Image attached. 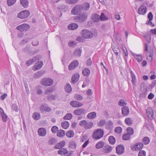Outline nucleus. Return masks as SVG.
Returning a JSON list of instances; mask_svg holds the SVG:
<instances>
[{
	"label": "nucleus",
	"instance_id": "obj_32",
	"mask_svg": "<svg viewBox=\"0 0 156 156\" xmlns=\"http://www.w3.org/2000/svg\"><path fill=\"white\" fill-rule=\"evenodd\" d=\"M68 152L67 150L64 148H61L58 151V154L60 155L66 154Z\"/></svg>",
	"mask_w": 156,
	"mask_h": 156
},
{
	"label": "nucleus",
	"instance_id": "obj_59",
	"mask_svg": "<svg viewBox=\"0 0 156 156\" xmlns=\"http://www.w3.org/2000/svg\"><path fill=\"white\" fill-rule=\"evenodd\" d=\"M55 143V139L52 138L50 139L48 141V143L49 144H53Z\"/></svg>",
	"mask_w": 156,
	"mask_h": 156
},
{
	"label": "nucleus",
	"instance_id": "obj_15",
	"mask_svg": "<svg viewBox=\"0 0 156 156\" xmlns=\"http://www.w3.org/2000/svg\"><path fill=\"white\" fill-rule=\"evenodd\" d=\"M146 113L148 117L151 119H152L154 113L151 107L148 108L146 110Z\"/></svg>",
	"mask_w": 156,
	"mask_h": 156
},
{
	"label": "nucleus",
	"instance_id": "obj_14",
	"mask_svg": "<svg viewBox=\"0 0 156 156\" xmlns=\"http://www.w3.org/2000/svg\"><path fill=\"white\" fill-rule=\"evenodd\" d=\"M147 12V8L144 5L141 6L139 8L137 12L140 14L144 15Z\"/></svg>",
	"mask_w": 156,
	"mask_h": 156
},
{
	"label": "nucleus",
	"instance_id": "obj_64",
	"mask_svg": "<svg viewBox=\"0 0 156 156\" xmlns=\"http://www.w3.org/2000/svg\"><path fill=\"white\" fill-rule=\"evenodd\" d=\"M148 18L149 20H152L153 18V15L151 12H150L148 15Z\"/></svg>",
	"mask_w": 156,
	"mask_h": 156
},
{
	"label": "nucleus",
	"instance_id": "obj_5",
	"mask_svg": "<svg viewBox=\"0 0 156 156\" xmlns=\"http://www.w3.org/2000/svg\"><path fill=\"white\" fill-rule=\"evenodd\" d=\"M29 11L25 10L19 12L17 16V17L21 19H25L27 17L30 15Z\"/></svg>",
	"mask_w": 156,
	"mask_h": 156
},
{
	"label": "nucleus",
	"instance_id": "obj_52",
	"mask_svg": "<svg viewBox=\"0 0 156 156\" xmlns=\"http://www.w3.org/2000/svg\"><path fill=\"white\" fill-rule=\"evenodd\" d=\"M47 99L49 101L54 100L56 98L55 96L52 94H50L47 96Z\"/></svg>",
	"mask_w": 156,
	"mask_h": 156
},
{
	"label": "nucleus",
	"instance_id": "obj_21",
	"mask_svg": "<svg viewBox=\"0 0 156 156\" xmlns=\"http://www.w3.org/2000/svg\"><path fill=\"white\" fill-rule=\"evenodd\" d=\"M37 132L38 134L40 136H44L46 134V130L43 128H39L38 129Z\"/></svg>",
	"mask_w": 156,
	"mask_h": 156
},
{
	"label": "nucleus",
	"instance_id": "obj_45",
	"mask_svg": "<svg viewBox=\"0 0 156 156\" xmlns=\"http://www.w3.org/2000/svg\"><path fill=\"white\" fill-rule=\"evenodd\" d=\"M16 1V0H7V5L9 6H11L15 3Z\"/></svg>",
	"mask_w": 156,
	"mask_h": 156
},
{
	"label": "nucleus",
	"instance_id": "obj_53",
	"mask_svg": "<svg viewBox=\"0 0 156 156\" xmlns=\"http://www.w3.org/2000/svg\"><path fill=\"white\" fill-rule=\"evenodd\" d=\"M142 141L145 144H147L150 142V139L148 137H145L143 139Z\"/></svg>",
	"mask_w": 156,
	"mask_h": 156
},
{
	"label": "nucleus",
	"instance_id": "obj_12",
	"mask_svg": "<svg viewBox=\"0 0 156 156\" xmlns=\"http://www.w3.org/2000/svg\"><path fill=\"white\" fill-rule=\"evenodd\" d=\"M41 58V57L40 56H36L34 58L29 60L26 62V64L28 66H29L32 63L35 62L37 60L40 59Z\"/></svg>",
	"mask_w": 156,
	"mask_h": 156
},
{
	"label": "nucleus",
	"instance_id": "obj_54",
	"mask_svg": "<svg viewBox=\"0 0 156 156\" xmlns=\"http://www.w3.org/2000/svg\"><path fill=\"white\" fill-rule=\"evenodd\" d=\"M113 50L114 52L115 53L116 55H118L119 52L120 51V50L118 47H116L113 48Z\"/></svg>",
	"mask_w": 156,
	"mask_h": 156
},
{
	"label": "nucleus",
	"instance_id": "obj_42",
	"mask_svg": "<svg viewBox=\"0 0 156 156\" xmlns=\"http://www.w3.org/2000/svg\"><path fill=\"white\" fill-rule=\"evenodd\" d=\"M67 136L68 138H71L74 135V132L72 130L68 131L66 133Z\"/></svg>",
	"mask_w": 156,
	"mask_h": 156
},
{
	"label": "nucleus",
	"instance_id": "obj_27",
	"mask_svg": "<svg viewBox=\"0 0 156 156\" xmlns=\"http://www.w3.org/2000/svg\"><path fill=\"white\" fill-rule=\"evenodd\" d=\"M132 55L138 62H140L142 60V56L141 55H137L134 53H133Z\"/></svg>",
	"mask_w": 156,
	"mask_h": 156
},
{
	"label": "nucleus",
	"instance_id": "obj_55",
	"mask_svg": "<svg viewBox=\"0 0 156 156\" xmlns=\"http://www.w3.org/2000/svg\"><path fill=\"white\" fill-rule=\"evenodd\" d=\"M12 108L13 110L15 111L16 112L18 111L19 109L18 107L16 104H12Z\"/></svg>",
	"mask_w": 156,
	"mask_h": 156
},
{
	"label": "nucleus",
	"instance_id": "obj_6",
	"mask_svg": "<svg viewBox=\"0 0 156 156\" xmlns=\"http://www.w3.org/2000/svg\"><path fill=\"white\" fill-rule=\"evenodd\" d=\"M81 34L82 37L85 38H91L93 36V34L91 31L86 29L83 30Z\"/></svg>",
	"mask_w": 156,
	"mask_h": 156
},
{
	"label": "nucleus",
	"instance_id": "obj_26",
	"mask_svg": "<svg viewBox=\"0 0 156 156\" xmlns=\"http://www.w3.org/2000/svg\"><path fill=\"white\" fill-rule=\"evenodd\" d=\"M78 27V25L75 23H73L68 25V28L70 30H74L76 29Z\"/></svg>",
	"mask_w": 156,
	"mask_h": 156
},
{
	"label": "nucleus",
	"instance_id": "obj_62",
	"mask_svg": "<svg viewBox=\"0 0 156 156\" xmlns=\"http://www.w3.org/2000/svg\"><path fill=\"white\" fill-rule=\"evenodd\" d=\"M77 0H66V2L68 4H72L76 2Z\"/></svg>",
	"mask_w": 156,
	"mask_h": 156
},
{
	"label": "nucleus",
	"instance_id": "obj_50",
	"mask_svg": "<svg viewBox=\"0 0 156 156\" xmlns=\"http://www.w3.org/2000/svg\"><path fill=\"white\" fill-rule=\"evenodd\" d=\"M44 72L43 71L40 70L37 72L35 74V77H41L43 74H44Z\"/></svg>",
	"mask_w": 156,
	"mask_h": 156
},
{
	"label": "nucleus",
	"instance_id": "obj_16",
	"mask_svg": "<svg viewBox=\"0 0 156 156\" xmlns=\"http://www.w3.org/2000/svg\"><path fill=\"white\" fill-rule=\"evenodd\" d=\"M79 75L78 73H76L73 75L71 78L72 83L73 84L76 83L79 80Z\"/></svg>",
	"mask_w": 156,
	"mask_h": 156
},
{
	"label": "nucleus",
	"instance_id": "obj_44",
	"mask_svg": "<svg viewBox=\"0 0 156 156\" xmlns=\"http://www.w3.org/2000/svg\"><path fill=\"white\" fill-rule=\"evenodd\" d=\"M108 140L110 143L112 144H113L115 142V138L112 136H109Z\"/></svg>",
	"mask_w": 156,
	"mask_h": 156
},
{
	"label": "nucleus",
	"instance_id": "obj_17",
	"mask_svg": "<svg viewBox=\"0 0 156 156\" xmlns=\"http://www.w3.org/2000/svg\"><path fill=\"white\" fill-rule=\"evenodd\" d=\"M43 62L42 61H39L36 63L33 69L34 70H38L41 69L43 66Z\"/></svg>",
	"mask_w": 156,
	"mask_h": 156
},
{
	"label": "nucleus",
	"instance_id": "obj_33",
	"mask_svg": "<svg viewBox=\"0 0 156 156\" xmlns=\"http://www.w3.org/2000/svg\"><path fill=\"white\" fill-rule=\"evenodd\" d=\"M81 51L80 48H76L74 52V55L76 57H80L81 55Z\"/></svg>",
	"mask_w": 156,
	"mask_h": 156
},
{
	"label": "nucleus",
	"instance_id": "obj_36",
	"mask_svg": "<svg viewBox=\"0 0 156 156\" xmlns=\"http://www.w3.org/2000/svg\"><path fill=\"white\" fill-rule=\"evenodd\" d=\"M62 127L65 129H66L69 126V123L67 121H65L62 122L61 123Z\"/></svg>",
	"mask_w": 156,
	"mask_h": 156
},
{
	"label": "nucleus",
	"instance_id": "obj_57",
	"mask_svg": "<svg viewBox=\"0 0 156 156\" xmlns=\"http://www.w3.org/2000/svg\"><path fill=\"white\" fill-rule=\"evenodd\" d=\"M118 105L120 106H123L125 105H126V103L124 100L122 99L119 101Z\"/></svg>",
	"mask_w": 156,
	"mask_h": 156
},
{
	"label": "nucleus",
	"instance_id": "obj_7",
	"mask_svg": "<svg viewBox=\"0 0 156 156\" xmlns=\"http://www.w3.org/2000/svg\"><path fill=\"white\" fill-rule=\"evenodd\" d=\"M82 11V9L81 5H78L73 8L71 10V14L75 15L78 13L81 12Z\"/></svg>",
	"mask_w": 156,
	"mask_h": 156
},
{
	"label": "nucleus",
	"instance_id": "obj_1",
	"mask_svg": "<svg viewBox=\"0 0 156 156\" xmlns=\"http://www.w3.org/2000/svg\"><path fill=\"white\" fill-rule=\"evenodd\" d=\"M88 15L87 13H81L74 17L76 21L80 23L85 21L87 18Z\"/></svg>",
	"mask_w": 156,
	"mask_h": 156
},
{
	"label": "nucleus",
	"instance_id": "obj_18",
	"mask_svg": "<svg viewBox=\"0 0 156 156\" xmlns=\"http://www.w3.org/2000/svg\"><path fill=\"white\" fill-rule=\"evenodd\" d=\"M92 20L94 22H97L100 20V16L96 13H94L91 16Z\"/></svg>",
	"mask_w": 156,
	"mask_h": 156
},
{
	"label": "nucleus",
	"instance_id": "obj_13",
	"mask_svg": "<svg viewBox=\"0 0 156 156\" xmlns=\"http://www.w3.org/2000/svg\"><path fill=\"white\" fill-rule=\"evenodd\" d=\"M124 151V148L122 145H118L116 147V152L118 154L120 155L122 154Z\"/></svg>",
	"mask_w": 156,
	"mask_h": 156
},
{
	"label": "nucleus",
	"instance_id": "obj_23",
	"mask_svg": "<svg viewBox=\"0 0 156 156\" xmlns=\"http://www.w3.org/2000/svg\"><path fill=\"white\" fill-rule=\"evenodd\" d=\"M122 113L124 116L127 115L129 113V108L126 106H123L122 108Z\"/></svg>",
	"mask_w": 156,
	"mask_h": 156
},
{
	"label": "nucleus",
	"instance_id": "obj_58",
	"mask_svg": "<svg viewBox=\"0 0 156 156\" xmlns=\"http://www.w3.org/2000/svg\"><path fill=\"white\" fill-rule=\"evenodd\" d=\"M122 129L120 127H116L115 129V132L117 133H120L122 132Z\"/></svg>",
	"mask_w": 156,
	"mask_h": 156
},
{
	"label": "nucleus",
	"instance_id": "obj_30",
	"mask_svg": "<svg viewBox=\"0 0 156 156\" xmlns=\"http://www.w3.org/2000/svg\"><path fill=\"white\" fill-rule=\"evenodd\" d=\"M20 4L24 8L27 7L29 5V2L27 0H20Z\"/></svg>",
	"mask_w": 156,
	"mask_h": 156
},
{
	"label": "nucleus",
	"instance_id": "obj_25",
	"mask_svg": "<svg viewBox=\"0 0 156 156\" xmlns=\"http://www.w3.org/2000/svg\"><path fill=\"white\" fill-rule=\"evenodd\" d=\"M144 37L146 41L148 43H150L151 41V34L149 32H147L144 34Z\"/></svg>",
	"mask_w": 156,
	"mask_h": 156
},
{
	"label": "nucleus",
	"instance_id": "obj_19",
	"mask_svg": "<svg viewBox=\"0 0 156 156\" xmlns=\"http://www.w3.org/2000/svg\"><path fill=\"white\" fill-rule=\"evenodd\" d=\"M85 112V109L82 108H79L75 110L74 111V113L75 115H79L84 113Z\"/></svg>",
	"mask_w": 156,
	"mask_h": 156
},
{
	"label": "nucleus",
	"instance_id": "obj_40",
	"mask_svg": "<svg viewBox=\"0 0 156 156\" xmlns=\"http://www.w3.org/2000/svg\"><path fill=\"white\" fill-rule=\"evenodd\" d=\"M127 133L130 136L133 135L134 133L133 129L130 127L127 128Z\"/></svg>",
	"mask_w": 156,
	"mask_h": 156
},
{
	"label": "nucleus",
	"instance_id": "obj_24",
	"mask_svg": "<svg viewBox=\"0 0 156 156\" xmlns=\"http://www.w3.org/2000/svg\"><path fill=\"white\" fill-rule=\"evenodd\" d=\"M82 10L86 11L88 10L90 8V4L87 2H85L81 5Z\"/></svg>",
	"mask_w": 156,
	"mask_h": 156
},
{
	"label": "nucleus",
	"instance_id": "obj_39",
	"mask_svg": "<svg viewBox=\"0 0 156 156\" xmlns=\"http://www.w3.org/2000/svg\"><path fill=\"white\" fill-rule=\"evenodd\" d=\"M32 117L34 119L37 120L40 118V115L39 113L35 112L33 113Z\"/></svg>",
	"mask_w": 156,
	"mask_h": 156
},
{
	"label": "nucleus",
	"instance_id": "obj_63",
	"mask_svg": "<svg viewBox=\"0 0 156 156\" xmlns=\"http://www.w3.org/2000/svg\"><path fill=\"white\" fill-rule=\"evenodd\" d=\"M58 129V127L56 126H53L51 129V131L53 133H55L56 132Z\"/></svg>",
	"mask_w": 156,
	"mask_h": 156
},
{
	"label": "nucleus",
	"instance_id": "obj_41",
	"mask_svg": "<svg viewBox=\"0 0 156 156\" xmlns=\"http://www.w3.org/2000/svg\"><path fill=\"white\" fill-rule=\"evenodd\" d=\"M104 143L103 141H100L97 143L96 145V147L97 149H100L104 145Z\"/></svg>",
	"mask_w": 156,
	"mask_h": 156
},
{
	"label": "nucleus",
	"instance_id": "obj_56",
	"mask_svg": "<svg viewBox=\"0 0 156 156\" xmlns=\"http://www.w3.org/2000/svg\"><path fill=\"white\" fill-rule=\"evenodd\" d=\"M75 98L77 100H81L83 99L82 97L79 94H75L74 96Z\"/></svg>",
	"mask_w": 156,
	"mask_h": 156
},
{
	"label": "nucleus",
	"instance_id": "obj_8",
	"mask_svg": "<svg viewBox=\"0 0 156 156\" xmlns=\"http://www.w3.org/2000/svg\"><path fill=\"white\" fill-rule=\"evenodd\" d=\"M30 28L29 25L26 23H24L16 27V29L20 31H27Z\"/></svg>",
	"mask_w": 156,
	"mask_h": 156
},
{
	"label": "nucleus",
	"instance_id": "obj_47",
	"mask_svg": "<svg viewBox=\"0 0 156 156\" xmlns=\"http://www.w3.org/2000/svg\"><path fill=\"white\" fill-rule=\"evenodd\" d=\"M100 20L101 21H105L108 19V18L106 17L103 13H101L100 16Z\"/></svg>",
	"mask_w": 156,
	"mask_h": 156
},
{
	"label": "nucleus",
	"instance_id": "obj_38",
	"mask_svg": "<svg viewBox=\"0 0 156 156\" xmlns=\"http://www.w3.org/2000/svg\"><path fill=\"white\" fill-rule=\"evenodd\" d=\"M65 133L64 131L62 130H59L58 131L57 135L59 137H61L65 136Z\"/></svg>",
	"mask_w": 156,
	"mask_h": 156
},
{
	"label": "nucleus",
	"instance_id": "obj_48",
	"mask_svg": "<svg viewBox=\"0 0 156 156\" xmlns=\"http://www.w3.org/2000/svg\"><path fill=\"white\" fill-rule=\"evenodd\" d=\"M146 55L147 60L148 61L151 62L152 60L153 54H150L149 53H147Z\"/></svg>",
	"mask_w": 156,
	"mask_h": 156
},
{
	"label": "nucleus",
	"instance_id": "obj_22",
	"mask_svg": "<svg viewBox=\"0 0 156 156\" xmlns=\"http://www.w3.org/2000/svg\"><path fill=\"white\" fill-rule=\"evenodd\" d=\"M0 113L2 120L4 122H6L7 119V117L6 115L4 113L3 109L1 108H0Z\"/></svg>",
	"mask_w": 156,
	"mask_h": 156
},
{
	"label": "nucleus",
	"instance_id": "obj_37",
	"mask_svg": "<svg viewBox=\"0 0 156 156\" xmlns=\"http://www.w3.org/2000/svg\"><path fill=\"white\" fill-rule=\"evenodd\" d=\"M147 94V90L146 89H144L142 91V92L140 94L139 97L143 98L145 97Z\"/></svg>",
	"mask_w": 156,
	"mask_h": 156
},
{
	"label": "nucleus",
	"instance_id": "obj_46",
	"mask_svg": "<svg viewBox=\"0 0 156 156\" xmlns=\"http://www.w3.org/2000/svg\"><path fill=\"white\" fill-rule=\"evenodd\" d=\"M105 123V120L104 119H102L98 123L97 125L99 127H101L104 126Z\"/></svg>",
	"mask_w": 156,
	"mask_h": 156
},
{
	"label": "nucleus",
	"instance_id": "obj_3",
	"mask_svg": "<svg viewBox=\"0 0 156 156\" xmlns=\"http://www.w3.org/2000/svg\"><path fill=\"white\" fill-rule=\"evenodd\" d=\"M103 130L101 129H98L93 132L92 137L95 139L98 140L103 136Z\"/></svg>",
	"mask_w": 156,
	"mask_h": 156
},
{
	"label": "nucleus",
	"instance_id": "obj_2",
	"mask_svg": "<svg viewBox=\"0 0 156 156\" xmlns=\"http://www.w3.org/2000/svg\"><path fill=\"white\" fill-rule=\"evenodd\" d=\"M79 125L84 127L85 129H91L94 125L93 123L91 122H87L85 120H83L79 122Z\"/></svg>",
	"mask_w": 156,
	"mask_h": 156
},
{
	"label": "nucleus",
	"instance_id": "obj_51",
	"mask_svg": "<svg viewBox=\"0 0 156 156\" xmlns=\"http://www.w3.org/2000/svg\"><path fill=\"white\" fill-rule=\"evenodd\" d=\"M130 136L127 133L124 134L122 136V139L125 140H129L130 138Z\"/></svg>",
	"mask_w": 156,
	"mask_h": 156
},
{
	"label": "nucleus",
	"instance_id": "obj_10",
	"mask_svg": "<svg viewBox=\"0 0 156 156\" xmlns=\"http://www.w3.org/2000/svg\"><path fill=\"white\" fill-rule=\"evenodd\" d=\"M143 147V144L141 143H136L135 145L131 147L132 150L137 151L142 149Z\"/></svg>",
	"mask_w": 156,
	"mask_h": 156
},
{
	"label": "nucleus",
	"instance_id": "obj_34",
	"mask_svg": "<svg viewBox=\"0 0 156 156\" xmlns=\"http://www.w3.org/2000/svg\"><path fill=\"white\" fill-rule=\"evenodd\" d=\"M96 115V114L95 112H91L88 114L87 116L88 118L92 119L94 118Z\"/></svg>",
	"mask_w": 156,
	"mask_h": 156
},
{
	"label": "nucleus",
	"instance_id": "obj_4",
	"mask_svg": "<svg viewBox=\"0 0 156 156\" xmlns=\"http://www.w3.org/2000/svg\"><path fill=\"white\" fill-rule=\"evenodd\" d=\"M53 80L49 78H45L42 79L41 81V84L45 86H50L53 84Z\"/></svg>",
	"mask_w": 156,
	"mask_h": 156
},
{
	"label": "nucleus",
	"instance_id": "obj_35",
	"mask_svg": "<svg viewBox=\"0 0 156 156\" xmlns=\"http://www.w3.org/2000/svg\"><path fill=\"white\" fill-rule=\"evenodd\" d=\"M65 91L68 93H70L72 91V88L70 85L67 83L65 86Z\"/></svg>",
	"mask_w": 156,
	"mask_h": 156
},
{
	"label": "nucleus",
	"instance_id": "obj_20",
	"mask_svg": "<svg viewBox=\"0 0 156 156\" xmlns=\"http://www.w3.org/2000/svg\"><path fill=\"white\" fill-rule=\"evenodd\" d=\"M70 105L74 107H78L81 106L83 104L79 102L76 101H71L70 102Z\"/></svg>",
	"mask_w": 156,
	"mask_h": 156
},
{
	"label": "nucleus",
	"instance_id": "obj_61",
	"mask_svg": "<svg viewBox=\"0 0 156 156\" xmlns=\"http://www.w3.org/2000/svg\"><path fill=\"white\" fill-rule=\"evenodd\" d=\"M68 44L70 47H73L76 45V43L75 41H69Z\"/></svg>",
	"mask_w": 156,
	"mask_h": 156
},
{
	"label": "nucleus",
	"instance_id": "obj_9",
	"mask_svg": "<svg viewBox=\"0 0 156 156\" xmlns=\"http://www.w3.org/2000/svg\"><path fill=\"white\" fill-rule=\"evenodd\" d=\"M78 65V61L77 60H74L70 64L68 67V69L69 70H73L77 67Z\"/></svg>",
	"mask_w": 156,
	"mask_h": 156
},
{
	"label": "nucleus",
	"instance_id": "obj_49",
	"mask_svg": "<svg viewBox=\"0 0 156 156\" xmlns=\"http://www.w3.org/2000/svg\"><path fill=\"white\" fill-rule=\"evenodd\" d=\"M72 115L71 114L69 113L66 114L64 117L63 119L65 120H70L72 118Z\"/></svg>",
	"mask_w": 156,
	"mask_h": 156
},
{
	"label": "nucleus",
	"instance_id": "obj_29",
	"mask_svg": "<svg viewBox=\"0 0 156 156\" xmlns=\"http://www.w3.org/2000/svg\"><path fill=\"white\" fill-rule=\"evenodd\" d=\"M112 147L108 145H106L104 147V151L105 153H108L111 152Z\"/></svg>",
	"mask_w": 156,
	"mask_h": 156
},
{
	"label": "nucleus",
	"instance_id": "obj_60",
	"mask_svg": "<svg viewBox=\"0 0 156 156\" xmlns=\"http://www.w3.org/2000/svg\"><path fill=\"white\" fill-rule=\"evenodd\" d=\"M146 152L143 150H141L139 152L138 156H146Z\"/></svg>",
	"mask_w": 156,
	"mask_h": 156
},
{
	"label": "nucleus",
	"instance_id": "obj_31",
	"mask_svg": "<svg viewBox=\"0 0 156 156\" xmlns=\"http://www.w3.org/2000/svg\"><path fill=\"white\" fill-rule=\"evenodd\" d=\"M90 73V69L87 68H85L82 71L83 75L85 76H88Z\"/></svg>",
	"mask_w": 156,
	"mask_h": 156
},
{
	"label": "nucleus",
	"instance_id": "obj_28",
	"mask_svg": "<svg viewBox=\"0 0 156 156\" xmlns=\"http://www.w3.org/2000/svg\"><path fill=\"white\" fill-rule=\"evenodd\" d=\"M125 122L127 125L130 126L133 124V120L131 118L128 117L125 119Z\"/></svg>",
	"mask_w": 156,
	"mask_h": 156
},
{
	"label": "nucleus",
	"instance_id": "obj_43",
	"mask_svg": "<svg viewBox=\"0 0 156 156\" xmlns=\"http://www.w3.org/2000/svg\"><path fill=\"white\" fill-rule=\"evenodd\" d=\"M69 147L72 149H75L76 147V144L73 141H71L69 142Z\"/></svg>",
	"mask_w": 156,
	"mask_h": 156
},
{
	"label": "nucleus",
	"instance_id": "obj_11",
	"mask_svg": "<svg viewBox=\"0 0 156 156\" xmlns=\"http://www.w3.org/2000/svg\"><path fill=\"white\" fill-rule=\"evenodd\" d=\"M40 110L42 112H50L51 110V108L48 106L46 104H42L40 108Z\"/></svg>",
	"mask_w": 156,
	"mask_h": 156
}]
</instances>
